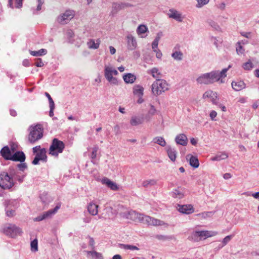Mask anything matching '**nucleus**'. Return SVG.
Instances as JSON below:
<instances>
[{"mask_svg": "<svg viewBox=\"0 0 259 259\" xmlns=\"http://www.w3.org/2000/svg\"><path fill=\"white\" fill-rule=\"evenodd\" d=\"M230 67L231 66L229 65L228 68L223 69L221 72L212 71L204 73L197 78V82L200 84H211L217 81H219L221 83H224L223 78L226 76V72Z\"/></svg>", "mask_w": 259, "mask_h": 259, "instance_id": "obj_1", "label": "nucleus"}, {"mask_svg": "<svg viewBox=\"0 0 259 259\" xmlns=\"http://www.w3.org/2000/svg\"><path fill=\"white\" fill-rule=\"evenodd\" d=\"M108 209L113 210V215L118 213L121 217L126 219L142 223L144 214L138 213L132 209H128L122 205L117 204L114 205V208L110 207Z\"/></svg>", "mask_w": 259, "mask_h": 259, "instance_id": "obj_2", "label": "nucleus"}, {"mask_svg": "<svg viewBox=\"0 0 259 259\" xmlns=\"http://www.w3.org/2000/svg\"><path fill=\"white\" fill-rule=\"evenodd\" d=\"M28 130L29 131L28 141L32 144L40 139L43 136L44 128L40 124L31 125Z\"/></svg>", "mask_w": 259, "mask_h": 259, "instance_id": "obj_3", "label": "nucleus"}, {"mask_svg": "<svg viewBox=\"0 0 259 259\" xmlns=\"http://www.w3.org/2000/svg\"><path fill=\"white\" fill-rule=\"evenodd\" d=\"M152 92L155 96H158L168 90V84L166 80L157 79L151 85Z\"/></svg>", "mask_w": 259, "mask_h": 259, "instance_id": "obj_4", "label": "nucleus"}, {"mask_svg": "<svg viewBox=\"0 0 259 259\" xmlns=\"http://www.w3.org/2000/svg\"><path fill=\"white\" fill-rule=\"evenodd\" d=\"M118 74V71L111 66H105L104 76L107 80L111 84L117 85L118 79L114 77Z\"/></svg>", "mask_w": 259, "mask_h": 259, "instance_id": "obj_5", "label": "nucleus"}, {"mask_svg": "<svg viewBox=\"0 0 259 259\" xmlns=\"http://www.w3.org/2000/svg\"><path fill=\"white\" fill-rule=\"evenodd\" d=\"M65 148V145L61 141L57 139H54L52 141V144L49 148V154L58 156L59 153H61Z\"/></svg>", "mask_w": 259, "mask_h": 259, "instance_id": "obj_6", "label": "nucleus"}, {"mask_svg": "<svg viewBox=\"0 0 259 259\" xmlns=\"http://www.w3.org/2000/svg\"><path fill=\"white\" fill-rule=\"evenodd\" d=\"M14 185L13 178L9 172L3 171L0 174V187L2 188L10 189Z\"/></svg>", "mask_w": 259, "mask_h": 259, "instance_id": "obj_7", "label": "nucleus"}, {"mask_svg": "<svg viewBox=\"0 0 259 259\" xmlns=\"http://www.w3.org/2000/svg\"><path fill=\"white\" fill-rule=\"evenodd\" d=\"M4 233L11 237H15L20 234L22 231L21 229L13 224H8L4 228Z\"/></svg>", "mask_w": 259, "mask_h": 259, "instance_id": "obj_8", "label": "nucleus"}, {"mask_svg": "<svg viewBox=\"0 0 259 259\" xmlns=\"http://www.w3.org/2000/svg\"><path fill=\"white\" fill-rule=\"evenodd\" d=\"M74 16V12L72 10H67L57 18L58 22L62 24L67 23Z\"/></svg>", "mask_w": 259, "mask_h": 259, "instance_id": "obj_9", "label": "nucleus"}, {"mask_svg": "<svg viewBox=\"0 0 259 259\" xmlns=\"http://www.w3.org/2000/svg\"><path fill=\"white\" fill-rule=\"evenodd\" d=\"M61 205L58 204L54 209H50L48 211L44 212L42 214L39 215L35 219L36 221H41L43 220L50 218L54 215L60 208Z\"/></svg>", "mask_w": 259, "mask_h": 259, "instance_id": "obj_10", "label": "nucleus"}, {"mask_svg": "<svg viewBox=\"0 0 259 259\" xmlns=\"http://www.w3.org/2000/svg\"><path fill=\"white\" fill-rule=\"evenodd\" d=\"M142 223L151 226H162L164 222L160 220L155 219L148 215H144Z\"/></svg>", "mask_w": 259, "mask_h": 259, "instance_id": "obj_11", "label": "nucleus"}, {"mask_svg": "<svg viewBox=\"0 0 259 259\" xmlns=\"http://www.w3.org/2000/svg\"><path fill=\"white\" fill-rule=\"evenodd\" d=\"M47 150L45 148H41L36 154L35 157L32 161V163L34 165H37L39 163V161L41 160L46 162L47 160V156L46 155Z\"/></svg>", "mask_w": 259, "mask_h": 259, "instance_id": "obj_12", "label": "nucleus"}, {"mask_svg": "<svg viewBox=\"0 0 259 259\" xmlns=\"http://www.w3.org/2000/svg\"><path fill=\"white\" fill-rule=\"evenodd\" d=\"M203 98L204 99L210 98L212 104L218 105V102L217 101L218 96L216 92L211 90L207 91L204 93Z\"/></svg>", "mask_w": 259, "mask_h": 259, "instance_id": "obj_13", "label": "nucleus"}, {"mask_svg": "<svg viewBox=\"0 0 259 259\" xmlns=\"http://www.w3.org/2000/svg\"><path fill=\"white\" fill-rule=\"evenodd\" d=\"M200 241L204 240L208 237L214 236L218 234V232L215 231H211L207 230H203L198 231Z\"/></svg>", "mask_w": 259, "mask_h": 259, "instance_id": "obj_14", "label": "nucleus"}, {"mask_svg": "<svg viewBox=\"0 0 259 259\" xmlns=\"http://www.w3.org/2000/svg\"><path fill=\"white\" fill-rule=\"evenodd\" d=\"M168 15L169 18L174 19L178 22H182L183 21L181 14L176 10L170 9L168 11Z\"/></svg>", "mask_w": 259, "mask_h": 259, "instance_id": "obj_15", "label": "nucleus"}, {"mask_svg": "<svg viewBox=\"0 0 259 259\" xmlns=\"http://www.w3.org/2000/svg\"><path fill=\"white\" fill-rule=\"evenodd\" d=\"M177 208L180 212L183 213L190 214L194 211L191 205H178Z\"/></svg>", "mask_w": 259, "mask_h": 259, "instance_id": "obj_16", "label": "nucleus"}, {"mask_svg": "<svg viewBox=\"0 0 259 259\" xmlns=\"http://www.w3.org/2000/svg\"><path fill=\"white\" fill-rule=\"evenodd\" d=\"M9 173L13 178V181L14 180H17L20 183H22L23 181V179L25 177V175L20 176L18 171H16L13 168H9Z\"/></svg>", "mask_w": 259, "mask_h": 259, "instance_id": "obj_17", "label": "nucleus"}, {"mask_svg": "<svg viewBox=\"0 0 259 259\" xmlns=\"http://www.w3.org/2000/svg\"><path fill=\"white\" fill-rule=\"evenodd\" d=\"M102 183L103 184L106 185L108 187L110 188L112 190L116 191L119 189L117 185L111 181L108 178H105L102 180Z\"/></svg>", "mask_w": 259, "mask_h": 259, "instance_id": "obj_18", "label": "nucleus"}, {"mask_svg": "<svg viewBox=\"0 0 259 259\" xmlns=\"http://www.w3.org/2000/svg\"><path fill=\"white\" fill-rule=\"evenodd\" d=\"M175 142L177 144L186 146L188 143V138L185 134H181L176 137Z\"/></svg>", "mask_w": 259, "mask_h": 259, "instance_id": "obj_19", "label": "nucleus"}, {"mask_svg": "<svg viewBox=\"0 0 259 259\" xmlns=\"http://www.w3.org/2000/svg\"><path fill=\"white\" fill-rule=\"evenodd\" d=\"M127 48L131 50H134L137 47V42L135 38L131 34L126 36Z\"/></svg>", "mask_w": 259, "mask_h": 259, "instance_id": "obj_20", "label": "nucleus"}, {"mask_svg": "<svg viewBox=\"0 0 259 259\" xmlns=\"http://www.w3.org/2000/svg\"><path fill=\"white\" fill-rule=\"evenodd\" d=\"M14 161H20L23 162L25 160V155L22 151H17L15 152L11 157V159Z\"/></svg>", "mask_w": 259, "mask_h": 259, "instance_id": "obj_21", "label": "nucleus"}, {"mask_svg": "<svg viewBox=\"0 0 259 259\" xmlns=\"http://www.w3.org/2000/svg\"><path fill=\"white\" fill-rule=\"evenodd\" d=\"M128 6L127 4L125 3H114L112 4V11L111 13L113 14L117 13L119 11L124 9L127 7Z\"/></svg>", "mask_w": 259, "mask_h": 259, "instance_id": "obj_22", "label": "nucleus"}, {"mask_svg": "<svg viewBox=\"0 0 259 259\" xmlns=\"http://www.w3.org/2000/svg\"><path fill=\"white\" fill-rule=\"evenodd\" d=\"M99 206L95 203L90 202L88 205V210L92 215H96L98 213Z\"/></svg>", "mask_w": 259, "mask_h": 259, "instance_id": "obj_23", "label": "nucleus"}, {"mask_svg": "<svg viewBox=\"0 0 259 259\" xmlns=\"http://www.w3.org/2000/svg\"><path fill=\"white\" fill-rule=\"evenodd\" d=\"M24 0H9L8 6L12 8H14L20 9L23 6V1Z\"/></svg>", "mask_w": 259, "mask_h": 259, "instance_id": "obj_24", "label": "nucleus"}, {"mask_svg": "<svg viewBox=\"0 0 259 259\" xmlns=\"http://www.w3.org/2000/svg\"><path fill=\"white\" fill-rule=\"evenodd\" d=\"M170 195L174 198L181 199L184 196V190L182 188H178L170 193Z\"/></svg>", "mask_w": 259, "mask_h": 259, "instance_id": "obj_25", "label": "nucleus"}, {"mask_svg": "<svg viewBox=\"0 0 259 259\" xmlns=\"http://www.w3.org/2000/svg\"><path fill=\"white\" fill-rule=\"evenodd\" d=\"M148 31V27L143 24L140 25L137 29V33L138 35L142 38L145 37L147 36V35H145V34Z\"/></svg>", "mask_w": 259, "mask_h": 259, "instance_id": "obj_26", "label": "nucleus"}, {"mask_svg": "<svg viewBox=\"0 0 259 259\" xmlns=\"http://www.w3.org/2000/svg\"><path fill=\"white\" fill-rule=\"evenodd\" d=\"M1 154L5 159H11L12 155H11V150L8 146H5L2 149Z\"/></svg>", "mask_w": 259, "mask_h": 259, "instance_id": "obj_27", "label": "nucleus"}, {"mask_svg": "<svg viewBox=\"0 0 259 259\" xmlns=\"http://www.w3.org/2000/svg\"><path fill=\"white\" fill-rule=\"evenodd\" d=\"M148 74H151L153 77L157 79H160L162 77V74L159 70L156 67H154L147 71Z\"/></svg>", "mask_w": 259, "mask_h": 259, "instance_id": "obj_28", "label": "nucleus"}, {"mask_svg": "<svg viewBox=\"0 0 259 259\" xmlns=\"http://www.w3.org/2000/svg\"><path fill=\"white\" fill-rule=\"evenodd\" d=\"M232 88L236 91H239L245 87V84L243 81H233L232 82Z\"/></svg>", "mask_w": 259, "mask_h": 259, "instance_id": "obj_29", "label": "nucleus"}, {"mask_svg": "<svg viewBox=\"0 0 259 259\" xmlns=\"http://www.w3.org/2000/svg\"><path fill=\"white\" fill-rule=\"evenodd\" d=\"M167 153L169 159L173 162L175 161L177 154L176 149L170 147H168L167 149Z\"/></svg>", "mask_w": 259, "mask_h": 259, "instance_id": "obj_30", "label": "nucleus"}, {"mask_svg": "<svg viewBox=\"0 0 259 259\" xmlns=\"http://www.w3.org/2000/svg\"><path fill=\"white\" fill-rule=\"evenodd\" d=\"M143 118L136 116H133L131 117L130 120V124L132 126H137L138 125L142 124L143 123Z\"/></svg>", "mask_w": 259, "mask_h": 259, "instance_id": "obj_31", "label": "nucleus"}, {"mask_svg": "<svg viewBox=\"0 0 259 259\" xmlns=\"http://www.w3.org/2000/svg\"><path fill=\"white\" fill-rule=\"evenodd\" d=\"M100 40L98 39L97 40L90 39L87 42L88 48L91 49H97L99 47L100 44Z\"/></svg>", "mask_w": 259, "mask_h": 259, "instance_id": "obj_32", "label": "nucleus"}, {"mask_svg": "<svg viewBox=\"0 0 259 259\" xmlns=\"http://www.w3.org/2000/svg\"><path fill=\"white\" fill-rule=\"evenodd\" d=\"M123 79L126 83H133L135 81L136 76L132 73H127L123 75Z\"/></svg>", "mask_w": 259, "mask_h": 259, "instance_id": "obj_33", "label": "nucleus"}, {"mask_svg": "<svg viewBox=\"0 0 259 259\" xmlns=\"http://www.w3.org/2000/svg\"><path fill=\"white\" fill-rule=\"evenodd\" d=\"M228 157V154L226 152L218 153L215 156L211 158L212 161H220L227 158Z\"/></svg>", "mask_w": 259, "mask_h": 259, "instance_id": "obj_34", "label": "nucleus"}, {"mask_svg": "<svg viewBox=\"0 0 259 259\" xmlns=\"http://www.w3.org/2000/svg\"><path fill=\"white\" fill-rule=\"evenodd\" d=\"M150 108L149 110L147 115L146 116V119L147 121H149L151 119V117L154 115L157 112L153 105L150 104Z\"/></svg>", "mask_w": 259, "mask_h": 259, "instance_id": "obj_35", "label": "nucleus"}, {"mask_svg": "<svg viewBox=\"0 0 259 259\" xmlns=\"http://www.w3.org/2000/svg\"><path fill=\"white\" fill-rule=\"evenodd\" d=\"M144 88L139 85H136L133 88V93L137 96H143Z\"/></svg>", "mask_w": 259, "mask_h": 259, "instance_id": "obj_36", "label": "nucleus"}, {"mask_svg": "<svg viewBox=\"0 0 259 259\" xmlns=\"http://www.w3.org/2000/svg\"><path fill=\"white\" fill-rule=\"evenodd\" d=\"M47 50L45 49H41L38 51H29V53L33 56H41L47 54Z\"/></svg>", "mask_w": 259, "mask_h": 259, "instance_id": "obj_37", "label": "nucleus"}, {"mask_svg": "<svg viewBox=\"0 0 259 259\" xmlns=\"http://www.w3.org/2000/svg\"><path fill=\"white\" fill-rule=\"evenodd\" d=\"M198 235V231H194L189 236L188 239L192 241L198 242L200 241V238Z\"/></svg>", "mask_w": 259, "mask_h": 259, "instance_id": "obj_38", "label": "nucleus"}, {"mask_svg": "<svg viewBox=\"0 0 259 259\" xmlns=\"http://www.w3.org/2000/svg\"><path fill=\"white\" fill-rule=\"evenodd\" d=\"M189 162L191 166L194 168H197L199 165V162L198 158L193 156H190Z\"/></svg>", "mask_w": 259, "mask_h": 259, "instance_id": "obj_39", "label": "nucleus"}, {"mask_svg": "<svg viewBox=\"0 0 259 259\" xmlns=\"http://www.w3.org/2000/svg\"><path fill=\"white\" fill-rule=\"evenodd\" d=\"M154 143H156L161 146L164 147L166 145V142L164 138L161 137H156L153 140Z\"/></svg>", "mask_w": 259, "mask_h": 259, "instance_id": "obj_40", "label": "nucleus"}, {"mask_svg": "<svg viewBox=\"0 0 259 259\" xmlns=\"http://www.w3.org/2000/svg\"><path fill=\"white\" fill-rule=\"evenodd\" d=\"M183 54L181 51H175L171 54V57L177 61H181Z\"/></svg>", "mask_w": 259, "mask_h": 259, "instance_id": "obj_41", "label": "nucleus"}, {"mask_svg": "<svg viewBox=\"0 0 259 259\" xmlns=\"http://www.w3.org/2000/svg\"><path fill=\"white\" fill-rule=\"evenodd\" d=\"M242 67L245 70H250L253 68L254 65L251 61L248 60L246 62L242 64Z\"/></svg>", "mask_w": 259, "mask_h": 259, "instance_id": "obj_42", "label": "nucleus"}, {"mask_svg": "<svg viewBox=\"0 0 259 259\" xmlns=\"http://www.w3.org/2000/svg\"><path fill=\"white\" fill-rule=\"evenodd\" d=\"M88 254H91L94 259H103L102 254L95 251H87Z\"/></svg>", "mask_w": 259, "mask_h": 259, "instance_id": "obj_43", "label": "nucleus"}, {"mask_svg": "<svg viewBox=\"0 0 259 259\" xmlns=\"http://www.w3.org/2000/svg\"><path fill=\"white\" fill-rule=\"evenodd\" d=\"M156 184V181L154 179L147 180L143 182L142 186L144 187H147L149 186H153Z\"/></svg>", "mask_w": 259, "mask_h": 259, "instance_id": "obj_44", "label": "nucleus"}, {"mask_svg": "<svg viewBox=\"0 0 259 259\" xmlns=\"http://www.w3.org/2000/svg\"><path fill=\"white\" fill-rule=\"evenodd\" d=\"M197 4L196 8H200L206 5L209 2V0H196Z\"/></svg>", "mask_w": 259, "mask_h": 259, "instance_id": "obj_45", "label": "nucleus"}, {"mask_svg": "<svg viewBox=\"0 0 259 259\" xmlns=\"http://www.w3.org/2000/svg\"><path fill=\"white\" fill-rule=\"evenodd\" d=\"M123 248L125 249L130 250H139V248L136 246L128 244H121Z\"/></svg>", "mask_w": 259, "mask_h": 259, "instance_id": "obj_46", "label": "nucleus"}, {"mask_svg": "<svg viewBox=\"0 0 259 259\" xmlns=\"http://www.w3.org/2000/svg\"><path fill=\"white\" fill-rule=\"evenodd\" d=\"M236 52L238 55L242 54L244 52V49H243V47L241 46L240 42H237Z\"/></svg>", "mask_w": 259, "mask_h": 259, "instance_id": "obj_47", "label": "nucleus"}, {"mask_svg": "<svg viewBox=\"0 0 259 259\" xmlns=\"http://www.w3.org/2000/svg\"><path fill=\"white\" fill-rule=\"evenodd\" d=\"M232 238V235H228L225 237L222 241V245L221 247H223L225 246L231 240Z\"/></svg>", "mask_w": 259, "mask_h": 259, "instance_id": "obj_48", "label": "nucleus"}, {"mask_svg": "<svg viewBox=\"0 0 259 259\" xmlns=\"http://www.w3.org/2000/svg\"><path fill=\"white\" fill-rule=\"evenodd\" d=\"M31 250L34 251L37 250V241L36 239H34L31 242Z\"/></svg>", "mask_w": 259, "mask_h": 259, "instance_id": "obj_49", "label": "nucleus"}, {"mask_svg": "<svg viewBox=\"0 0 259 259\" xmlns=\"http://www.w3.org/2000/svg\"><path fill=\"white\" fill-rule=\"evenodd\" d=\"M98 150V147L96 146L93 148V151L91 154V158L92 159H94L97 156V152Z\"/></svg>", "mask_w": 259, "mask_h": 259, "instance_id": "obj_50", "label": "nucleus"}, {"mask_svg": "<svg viewBox=\"0 0 259 259\" xmlns=\"http://www.w3.org/2000/svg\"><path fill=\"white\" fill-rule=\"evenodd\" d=\"M36 61L35 62V65L38 67H40L44 66V64L42 61L41 59L37 58L36 59Z\"/></svg>", "mask_w": 259, "mask_h": 259, "instance_id": "obj_51", "label": "nucleus"}, {"mask_svg": "<svg viewBox=\"0 0 259 259\" xmlns=\"http://www.w3.org/2000/svg\"><path fill=\"white\" fill-rule=\"evenodd\" d=\"M113 130L116 135H118L121 133L120 126L117 124L114 126Z\"/></svg>", "mask_w": 259, "mask_h": 259, "instance_id": "obj_52", "label": "nucleus"}, {"mask_svg": "<svg viewBox=\"0 0 259 259\" xmlns=\"http://www.w3.org/2000/svg\"><path fill=\"white\" fill-rule=\"evenodd\" d=\"M210 117L212 120L216 121V119L215 118L216 117L217 115V113L214 110H212L210 113Z\"/></svg>", "mask_w": 259, "mask_h": 259, "instance_id": "obj_53", "label": "nucleus"}, {"mask_svg": "<svg viewBox=\"0 0 259 259\" xmlns=\"http://www.w3.org/2000/svg\"><path fill=\"white\" fill-rule=\"evenodd\" d=\"M45 94V96L48 99L49 102V105H54L55 104L52 98H51V96L50 95V94L47 92H46Z\"/></svg>", "mask_w": 259, "mask_h": 259, "instance_id": "obj_54", "label": "nucleus"}, {"mask_svg": "<svg viewBox=\"0 0 259 259\" xmlns=\"http://www.w3.org/2000/svg\"><path fill=\"white\" fill-rule=\"evenodd\" d=\"M18 167L21 171H24L27 168V165L25 163H21L18 164Z\"/></svg>", "mask_w": 259, "mask_h": 259, "instance_id": "obj_55", "label": "nucleus"}, {"mask_svg": "<svg viewBox=\"0 0 259 259\" xmlns=\"http://www.w3.org/2000/svg\"><path fill=\"white\" fill-rule=\"evenodd\" d=\"M158 41L157 40L154 39L152 43V48L153 51H155L156 49H157L158 45Z\"/></svg>", "mask_w": 259, "mask_h": 259, "instance_id": "obj_56", "label": "nucleus"}, {"mask_svg": "<svg viewBox=\"0 0 259 259\" xmlns=\"http://www.w3.org/2000/svg\"><path fill=\"white\" fill-rule=\"evenodd\" d=\"M156 53V57L158 59H161L162 56V54L161 52L159 49H156L155 51H153Z\"/></svg>", "mask_w": 259, "mask_h": 259, "instance_id": "obj_57", "label": "nucleus"}, {"mask_svg": "<svg viewBox=\"0 0 259 259\" xmlns=\"http://www.w3.org/2000/svg\"><path fill=\"white\" fill-rule=\"evenodd\" d=\"M38 5L37 6V11H40L41 9L42 5L44 3V0H37Z\"/></svg>", "mask_w": 259, "mask_h": 259, "instance_id": "obj_58", "label": "nucleus"}, {"mask_svg": "<svg viewBox=\"0 0 259 259\" xmlns=\"http://www.w3.org/2000/svg\"><path fill=\"white\" fill-rule=\"evenodd\" d=\"M49 106H50V110L49 111V115L50 117H52L54 115V110L55 109V104L52 105H49Z\"/></svg>", "mask_w": 259, "mask_h": 259, "instance_id": "obj_59", "label": "nucleus"}, {"mask_svg": "<svg viewBox=\"0 0 259 259\" xmlns=\"http://www.w3.org/2000/svg\"><path fill=\"white\" fill-rule=\"evenodd\" d=\"M241 35L246 38H250V33L246 32H241Z\"/></svg>", "mask_w": 259, "mask_h": 259, "instance_id": "obj_60", "label": "nucleus"}, {"mask_svg": "<svg viewBox=\"0 0 259 259\" xmlns=\"http://www.w3.org/2000/svg\"><path fill=\"white\" fill-rule=\"evenodd\" d=\"M162 35H163L162 32L161 31L157 33L156 36L154 39L157 40V41H159V40L160 39L161 37L162 36Z\"/></svg>", "mask_w": 259, "mask_h": 259, "instance_id": "obj_61", "label": "nucleus"}, {"mask_svg": "<svg viewBox=\"0 0 259 259\" xmlns=\"http://www.w3.org/2000/svg\"><path fill=\"white\" fill-rule=\"evenodd\" d=\"M40 149H41V148H40V146H36L33 148L32 151L34 153H36L40 150Z\"/></svg>", "mask_w": 259, "mask_h": 259, "instance_id": "obj_62", "label": "nucleus"}, {"mask_svg": "<svg viewBox=\"0 0 259 259\" xmlns=\"http://www.w3.org/2000/svg\"><path fill=\"white\" fill-rule=\"evenodd\" d=\"M252 106L253 109H256L259 106V99L255 101Z\"/></svg>", "mask_w": 259, "mask_h": 259, "instance_id": "obj_63", "label": "nucleus"}, {"mask_svg": "<svg viewBox=\"0 0 259 259\" xmlns=\"http://www.w3.org/2000/svg\"><path fill=\"white\" fill-rule=\"evenodd\" d=\"M15 213V211L13 210H7V215L9 217H12Z\"/></svg>", "mask_w": 259, "mask_h": 259, "instance_id": "obj_64", "label": "nucleus"}]
</instances>
